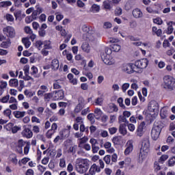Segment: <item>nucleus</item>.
I'll list each match as a JSON object with an SVG mask.
<instances>
[{"label":"nucleus","instance_id":"1a4fd4ad","mask_svg":"<svg viewBox=\"0 0 175 175\" xmlns=\"http://www.w3.org/2000/svg\"><path fill=\"white\" fill-rule=\"evenodd\" d=\"M53 100H59V99H64V90H57L53 92Z\"/></svg>","mask_w":175,"mask_h":175},{"label":"nucleus","instance_id":"0eeeda50","mask_svg":"<svg viewBox=\"0 0 175 175\" xmlns=\"http://www.w3.org/2000/svg\"><path fill=\"white\" fill-rule=\"evenodd\" d=\"M3 31L8 38H14L16 36V31L12 26L6 27Z\"/></svg>","mask_w":175,"mask_h":175},{"label":"nucleus","instance_id":"a211bd4d","mask_svg":"<svg viewBox=\"0 0 175 175\" xmlns=\"http://www.w3.org/2000/svg\"><path fill=\"white\" fill-rule=\"evenodd\" d=\"M119 132L121 135L125 136L126 135V124H121L119 126Z\"/></svg>","mask_w":175,"mask_h":175},{"label":"nucleus","instance_id":"393cba45","mask_svg":"<svg viewBox=\"0 0 175 175\" xmlns=\"http://www.w3.org/2000/svg\"><path fill=\"white\" fill-rule=\"evenodd\" d=\"M60 136L62 137V139H65V137H69V131L68 129L63 130L59 132Z\"/></svg>","mask_w":175,"mask_h":175},{"label":"nucleus","instance_id":"7ed1b4c3","mask_svg":"<svg viewBox=\"0 0 175 175\" xmlns=\"http://www.w3.org/2000/svg\"><path fill=\"white\" fill-rule=\"evenodd\" d=\"M134 68H136L135 72H139V69H146L148 66V59L144 58L139 60H137L135 64H133Z\"/></svg>","mask_w":175,"mask_h":175},{"label":"nucleus","instance_id":"bf43d9fd","mask_svg":"<svg viewBox=\"0 0 175 175\" xmlns=\"http://www.w3.org/2000/svg\"><path fill=\"white\" fill-rule=\"evenodd\" d=\"M153 22L154 23V24H158V25H162V23H163L162 21V19H161V18H156L153 20Z\"/></svg>","mask_w":175,"mask_h":175},{"label":"nucleus","instance_id":"5701e85b","mask_svg":"<svg viewBox=\"0 0 175 175\" xmlns=\"http://www.w3.org/2000/svg\"><path fill=\"white\" fill-rule=\"evenodd\" d=\"M147 154H148V152L143 151L141 150L139 155V161H142V162H143V161H144V159L147 158Z\"/></svg>","mask_w":175,"mask_h":175},{"label":"nucleus","instance_id":"4468645a","mask_svg":"<svg viewBox=\"0 0 175 175\" xmlns=\"http://www.w3.org/2000/svg\"><path fill=\"white\" fill-rule=\"evenodd\" d=\"M167 107H164L160 111V116L163 120H165V118H167V117L169 116V111H167Z\"/></svg>","mask_w":175,"mask_h":175},{"label":"nucleus","instance_id":"7c9ffc66","mask_svg":"<svg viewBox=\"0 0 175 175\" xmlns=\"http://www.w3.org/2000/svg\"><path fill=\"white\" fill-rule=\"evenodd\" d=\"M152 32H154L157 36H161L162 35V29L157 28V27H152Z\"/></svg>","mask_w":175,"mask_h":175},{"label":"nucleus","instance_id":"e2e57ef3","mask_svg":"<svg viewBox=\"0 0 175 175\" xmlns=\"http://www.w3.org/2000/svg\"><path fill=\"white\" fill-rule=\"evenodd\" d=\"M42 45H43V42H42L41 40H38L36 42V47H37L38 50H40V49H42Z\"/></svg>","mask_w":175,"mask_h":175},{"label":"nucleus","instance_id":"c9c22d12","mask_svg":"<svg viewBox=\"0 0 175 175\" xmlns=\"http://www.w3.org/2000/svg\"><path fill=\"white\" fill-rule=\"evenodd\" d=\"M95 105H97L98 106H102L103 104V98L102 97L97 98L94 101Z\"/></svg>","mask_w":175,"mask_h":175},{"label":"nucleus","instance_id":"37998d69","mask_svg":"<svg viewBox=\"0 0 175 175\" xmlns=\"http://www.w3.org/2000/svg\"><path fill=\"white\" fill-rule=\"evenodd\" d=\"M31 143L29 142L26 143V146L24 148V154L25 155H27L28 154V152H29V146H30Z\"/></svg>","mask_w":175,"mask_h":175},{"label":"nucleus","instance_id":"b1692460","mask_svg":"<svg viewBox=\"0 0 175 175\" xmlns=\"http://www.w3.org/2000/svg\"><path fill=\"white\" fill-rule=\"evenodd\" d=\"M22 43L25 44L26 49H29V46H31V41L28 38H24L22 39Z\"/></svg>","mask_w":175,"mask_h":175},{"label":"nucleus","instance_id":"8fccbe9b","mask_svg":"<svg viewBox=\"0 0 175 175\" xmlns=\"http://www.w3.org/2000/svg\"><path fill=\"white\" fill-rule=\"evenodd\" d=\"M83 105H81L80 104H78L75 109V113H80V111L83 110Z\"/></svg>","mask_w":175,"mask_h":175},{"label":"nucleus","instance_id":"9b49d317","mask_svg":"<svg viewBox=\"0 0 175 175\" xmlns=\"http://www.w3.org/2000/svg\"><path fill=\"white\" fill-rule=\"evenodd\" d=\"M107 113H114L118 111V107L114 103H110L107 107Z\"/></svg>","mask_w":175,"mask_h":175},{"label":"nucleus","instance_id":"052dcab7","mask_svg":"<svg viewBox=\"0 0 175 175\" xmlns=\"http://www.w3.org/2000/svg\"><path fill=\"white\" fill-rule=\"evenodd\" d=\"M92 152L94 154H96L99 151V146L98 145H94L92 146Z\"/></svg>","mask_w":175,"mask_h":175},{"label":"nucleus","instance_id":"0e129e2a","mask_svg":"<svg viewBox=\"0 0 175 175\" xmlns=\"http://www.w3.org/2000/svg\"><path fill=\"white\" fill-rule=\"evenodd\" d=\"M55 16H56L57 21H61V20H62V18H64V15H62L58 12L55 13Z\"/></svg>","mask_w":175,"mask_h":175},{"label":"nucleus","instance_id":"c85d7f7f","mask_svg":"<svg viewBox=\"0 0 175 175\" xmlns=\"http://www.w3.org/2000/svg\"><path fill=\"white\" fill-rule=\"evenodd\" d=\"M111 3H113V2H111L110 0H108L107 1H104L103 6L105 9H108L109 10H110V9H111Z\"/></svg>","mask_w":175,"mask_h":175},{"label":"nucleus","instance_id":"f3484780","mask_svg":"<svg viewBox=\"0 0 175 175\" xmlns=\"http://www.w3.org/2000/svg\"><path fill=\"white\" fill-rule=\"evenodd\" d=\"M30 75H31V76H33L36 78H39L40 77V75L39 74H38V68H36V66H33L31 68V71H30Z\"/></svg>","mask_w":175,"mask_h":175},{"label":"nucleus","instance_id":"6ab92c4d","mask_svg":"<svg viewBox=\"0 0 175 175\" xmlns=\"http://www.w3.org/2000/svg\"><path fill=\"white\" fill-rule=\"evenodd\" d=\"M42 12L43 10H42V8L37 7L36 10L33 11L31 16L34 20H36V17L38 16V14H40V13H42Z\"/></svg>","mask_w":175,"mask_h":175},{"label":"nucleus","instance_id":"603ef678","mask_svg":"<svg viewBox=\"0 0 175 175\" xmlns=\"http://www.w3.org/2000/svg\"><path fill=\"white\" fill-rule=\"evenodd\" d=\"M5 19L8 21H14V18L10 14H5Z\"/></svg>","mask_w":175,"mask_h":175},{"label":"nucleus","instance_id":"2f4dec72","mask_svg":"<svg viewBox=\"0 0 175 175\" xmlns=\"http://www.w3.org/2000/svg\"><path fill=\"white\" fill-rule=\"evenodd\" d=\"M111 49L113 51L118 53V51L121 50V46L118 45V44H113L111 45Z\"/></svg>","mask_w":175,"mask_h":175},{"label":"nucleus","instance_id":"a878e982","mask_svg":"<svg viewBox=\"0 0 175 175\" xmlns=\"http://www.w3.org/2000/svg\"><path fill=\"white\" fill-rule=\"evenodd\" d=\"M171 24H173V21H170L167 23V25H169L166 31V33H167V35L173 33V25H172Z\"/></svg>","mask_w":175,"mask_h":175},{"label":"nucleus","instance_id":"3c124183","mask_svg":"<svg viewBox=\"0 0 175 175\" xmlns=\"http://www.w3.org/2000/svg\"><path fill=\"white\" fill-rule=\"evenodd\" d=\"M145 127H146V122H142L138 126L137 130L144 132L143 131H144V129Z\"/></svg>","mask_w":175,"mask_h":175},{"label":"nucleus","instance_id":"20e7f679","mask_svg":"<svg viewBox=\"0 0 175 175\" xmlns=\"http://www.w3.org/2000/svg\"><path fill=\"white\" fill-rule=\"evenodd\" d=\"M161 131H162V127L159 126V125L154 126L151 131V136L153 140H157L158 137H159V135H161Z\"/></svg>","mask_w":175,"mask_h":175},{"label":"nucleus","instance_id":"39448f33","mask_svg":"<svg viewBox=\"0 0 175 175\" xmlns=\"http://www.w3.org/2000/svg\"><path fill=\"white\" fill-rule=\"evenodd\" d=\"M122 70L131 75V73H133V72H136V68L133 64H127L122 66Z\"/></svg>","mask_w":175,"mask_h":175},{"label":"nucleus","instance_id":"cd10ccee","mask_svg":"<svg viewBox=\"0 0 175 175\" xmlns=\"http://www.w3.org/2000/svg\"><path fill=\"white\" fill-rule=\"evenodd\" d=\"M9 84L10 87H18V80L12 79L10 81Z\"/></svg>","mask_w":175,"mask_h":175},{"label":"nucleus","instance_id":"c756f323","mask_svg":"<svg viewBox=\"0 0 175 175\" xmlns=\"http://www.w3.org/2000/svg\"><path fill=\"white\" fill-rule=\"evenodd\" d=\"M11 5L12 2L10 1L0 2V8H8V6H11Z\"/></svg>","mask_w":175,"mask_h":175},{"label":"nucleus","instance_id":"bb28decb","mask_svg":"<svg viewBox=\"0 0 175 175\" xmlns=\"http://www.w3.org/2000/svg\"><path fill=\"white\" fill-rule=\"evenodd\" d=\"M96 36V34H95V32L88 31V38L89 40H91L92 42L95 40Z\"/></svg>","mask_w":175,"mask_h":175},{"label":"nucleus","instance_id":"864d4df0","mask_svg":"<svg viewBox=\"0 0 175 175\" xmlns=\"http://www.w3.org/2000/svg\"><path fill=\"white\" fill-rule=\"evenodd\" d=\"M129 85H130L129 83H124L122 85V90L123 92H126V90H128L129 88Z\"/></svg>","mask_w":175,"mask_h":175},{"label":"nucleus","instance_id":"f704fd0d","mask_svg":"<svg viewBox=\"0 0 175 175\" xmlns=\"http://www.w3.org/2000/svg\"><path fill=\"white\" fill-rule=\"evenodd\" d=\"M133 150V144H130L124 150V154L125 155H128L130 152H131V151Z\"/></svg>","mask_w":175,"mask_h":175},{"label":"nucleus","instance_id":"aec40b11","mask_svg":"<svg viewBox=\"0 0 175 175\" xmlns=\"http://www.w3.org/2000/svg\"><path fill=\"white\" fill-rule=\"evenodd\" d=\"M102 114H103V112L102 111V110H100V109L96 108L94 109V116L96 120H99V118H100V117L102 116Z\"/></svg>","mask_w":175,"mask_h":175},{"label":"nucleus","instance_id":"c03bdc74","mask_svg":"<svg viewBox=\"0 0 175 175\" xmlns=\"http://www.w3.org/2000/svg\"><path fill=\"white\" fill-rule=\"evenodd\" d=\"M111 156L107 154L104 157V161L107 165L110 164Z\"/></svg>","mask_w":175,"mask_h":175},{"label":"nucleus","instance_id":"a19ab883","mask_svg":"<svg viewBox=\"0 0 175 175\" xmlns=\"http://www.w3.org/2000/svg\"><path fill=\"white\" fill-rule=\"evenodd\" d=\"M159 163L158 161H155L154 162V172L155 173H158V172H159V170H161V165H159Z\"/></svg>","mask_w":175,"mask_h":175},{"label":"nucleus","instance_id":"dca6fc26","mask_svg":"<svg viewBox=\"0 0 175 175\" xmlns=\"http://www.w3.org/2000/svg\"><path fill=\"white\" fill-rule=\"evenodd\" d=\"M148 148H150V142L148 141L142 142L141 150L145 152H148Z\"/></svg>","mask_w":175,"mask_h":175},{"label":"nucleus","instance_id":"49530a36","mask_svg":"<svg viewBox=\"0 0 175 175\" xmlns=\"http://www.w3.org/2000/svg\"><path fill=\"white\" fill-rule=\"evenodd\" d=\"M54 133H55V131L53 130H49L46 133V137L48 139H51V137L53 136V135H54Z\"/></svg>","mask_w":175,"mask_h":175},{"label":"nucleus","instance_id":"5fc2aeb1","mask_svg":"<svg viewBox=\"0 0 175 175\" xmlns=\"http://www.w3.org/2000/svg\"><path fill=\"white\" fill-rule=\"evenodd\" d=\"M35 20L32 16H29L25 18V23L27 24H29L30 23H32Z\"/></svg>","mask_w":175,"mask_h":175},{"label":"nucleus","instance_id":"79ce46f5","mask_svg":"<svg viewBox=\"0 0 175 175\" xmlns=\"http://www.w3.org/2000/svg\"><path fill=\"white\" fill-rule=\"evenodd\" d=\"M113 51V49H110V48H105V52H103L101 55H110V54H111Z\"/></svg>","mask_w":175,"mask_h":175},{"label":"nucleus","instance_id":"e433bc0d","mask_svg":"<svg viewBox=\"0 0 175 175\" xmlns=\"http://www.w3.org/2000/svg\"><path fill=\"white\" fill-rule=\"evenodd\" d=\"M30 160V158L25 157L18 161V165L19 166H21V163H23V165H25Z\"/></svg>","mask_w":175,"mask_h":175},{"label":"nucleus","instance_id":"6e6d98bb","mask_svg":"<svg viewBox=\"0 0 175 175\" xmlns=\"http://www.w3.org/2000/svg\"><path fill=\"white\" fill-rule=\"evenodd\" d=\"M115 14L116 16H121V14H122V9L120 7L116 8L115 10Z\"/></svg>","mask_w":175,"mask_h":175},{"label":"nucleus","instance_id":"338daca9","mask_svg":"<svg viewBox=\"0 0 175 175\" xmlns=\"http://www.w3.org/2000/svg\"><path fill=\"white\" fill-rule=\"evenodd\" d=\"M9 44H10V42L8 41V42H3L1 44V47H3V49H8Z\"/></svg>","mask_w":175,"mask_h":175},{"label":"nucleus","instance_id":"f257e3e1","mask_svg":"<svg viewBox=\"0 0 175 175\" xmlns=\"http://www.w3.org/2000/svg\"><path fill=\"white\" fill-rule=\"evenodd\" d=\"M163 82L161 87L168 91H174L175 90V79L170 75H165L163 77Z\"/></svg>","mask_w":175,"mask_h":175},{"label":"nucleus","instance_id":"9d476101","mask_svg":"<svg viewBox=\"0 0 175 175\" xmlns=\"http://www.w3.org/2000/svg\"><path fill=\"white\" fill-rule=\"evenodd\" d=\"M158 103L155 100H152L149 103L148 105V109L150 111H155V110H158Z\"/></svg>","mask_w":175,"mask_h":175},{"label":"nucleus","instance_id":"69168bd1","mask_svg":"<svg viewBox=\"0 0 175 175\" xmlns=\"http://www.w3.org/2000/svg\"><path fill=\"white\" fill-rule=\"evenodd\" d=\"M9 98H10V96L9 95H7L4 97L2 98V99H1V102H2V103H8V101L9 100Z\"/></svg>","mask_w":175,"mask_h":175},{"label":"nucleus","instance_id":"58836bf2","mask_svg":"<svg viewBox=\"0 0 175 175\" xmlns=\"http://www.w3.org/2000/svg\"><path fill=\"white\" fill-rule=\"evenodd\" d=\"M25 146V142H24L23 139L18 140V147H21V152H19L20 154H23V147Z\"/></svg>","mask_w":175,"mask_h":175},{"label":"nucleus","instance_id":"2eb2a0df","mask_svg":"<svg viewBox=\"0 0 175 175\" xmlns=\"http://www.w3.org/2000/svg\"><path fill=\"white\" fill-rule=\"evenodd\" d=\"M51 66L53 70H58V68H59V62L57 59H54L52 60Z\"/></svg>","mask_w":175,"mask_h":175},{"label":"nucleus","instance_id":"ea45409f","mask_svg":"<svg viewBox=\"0 0 175 175\" xmlns=\"http://www.w3.org/2000/svg\"><path fill=\"white\" fill-rule=\"evenodd\" d=\"M119 122H125V124H128L129 122L126 120V118L124 115H120L118 118Z\"/></svg>","mask_w":175,"mask_h":175},{"label":"nucleus","instance_id":"423d86ee","mask_svg":"<svg viewBox=\"0 0 175 175\" xmlns=\"http://www.w3.org/2000/svg\"><path fill=\"white\" fill-rule=\"evenodd\" d=\"M101 59L105 65H114L116 64V60L111 55H101Z\"/></svg>","mask_w":175,"mask_h":175},{"label":"nucleus","instance_id":"4d7b16f0","mask_svg":"<svg viewBox=\"0 0 175 175\" xmlns=\"http://www.w3.org/2000/svg\"><path fill=\"white\" fill-rule=\"evenodd\" d=\"M39 36L42 38H44L46 36V30L43 29H40L38 31Z\"/></svg>","mask_w":175,"mask_h":175},{"label":"nucleus","instance_id":"412c9836","mask_svg":"<svg viewBox=\"0 0 175 175\" xmlns=\"http://www.w3.org/2000/svg\"><path fill=\"white\" fill-rule=\"evenodd\" d=\"M13 114L16 118H23L25 116V111H15Z\"/></svg>","mask_w":175,"mask_h":175},{"label":"nucleus","instance_id":"473e14b6","mask_svg":"<svg viewBox=\"0 0 175 175\" xmlns=\"http://www.w3.org/2000/svg\"><path fill=\"white\" fill-rule=\"evenodd\" d=\"M167 158H169V156H167V154H163L159 159V161L157 162L162 165L163 164V162H165V161L167 159Z\"/></svg>","mask_w":175,"mask_h":175},{"label":"nucleus","instance_id":"4be33fe9","mask_svg":"<svg viewBox=\"0 0 175 175\" xmlns=\"http://www.w3.org/2000/svg\"><path fill=\"white\" fill-rule=\"evenodd\" d=\"M81 49L85 53H90V51H91V46H90L88 42L83 43L81 46Z\"/></svg>","mask_w":175,"mask_h":175},{"label":"nucleus","instance_id":"a18cd8bd","mask_svg":"<svg viewBox=\"0 0 175 175\" xmlns=\"http://www.w3.org/2000/svg\"><path fill=\"white\" fill-rule=\"evenodd\" d=\"M175 165V157H172L168 161V166H174Z\"/></svg>","mask_w":175,"mask_h":175},{"label":"nucleus","instance_id":"774afa93","mask_svg":"<svg viewBox=\"0 0 175 175\" xmlns=\"http://www.w3.org/2000/svg\"><path fill=\"white\" fill-rule=\"evenodd\" d=\"M109 132L110 135H114L117 132V128L116 127H111L109 129Z\"/></svg>","mask_w":175,"mask_h":175},{"label":"nucleus","instance_id":"680f3d73","mask_svg":"<svg viewBox=\"0 0 175 175\" xmlns=\"http://www.w3.org/2000/svg\"><path fill=\"white\" fill-rule=\"evenodd\" d=\"M88 119L90 120V121L92 124H94L95 122V120H94V114L93 113H89L88 115Z\"/></svg>","mask_w":175,"mask_h":175},{"label":"nucleus","instance_id":"13d9d810","mask_svg":"<svg viewBox=\"0 0 175 175\" xmlns=\"http://www.w3.org/2000/svg\"><path fill=\"white\" fill-rule=\"evenodd\" d=\"M118 103H119V106H120V107L125 109V105H124V99H122V98H119L118 99Z\"/></svg>","mask_w":175,"mask_h":175},{"label":"nucleus","instance_id":"f03ea898","mask_svg":"<svg viewBox=\"0 0 175 175\" xmlns=\"http://www.w3.org/2000/svg\"><path fill=\"white\" fill-rule=\"evenodd\" d=\"M90 164L88 160L85 159H78L76 161V170L81 174H84L88 170Z\"/></svg>","mask_w":175,"mask_h":175},{"label":"nucleus","instance_id":"de8ad7c7","mask_svg":"<svg viewBox=\"0 0 175 175\" xmlns=\"http://www.w3.org/2000/svg\"><path fill=\"white\" fill-rule=\"evenodd\" d=\"M75 122L76 124H78L79 125H81V124H84V122L83 121V118L80 116L76 118Z\"/></svg>","mask_w":175,"mask_h":175},{"label":"nucleus","instance_id":"f8f14e48","mask_svg":"<svg viewBox=\"0 0 175 175\" xmlns=\"http://www.w3.org/2000/svg\"><path fill=\"white\" fill-rule=\"evenodd\" d=\"M99 172H100V167L96 165V164H93L89 170V174L94 175L95 173H99Z\"/></svg>","mask_w":175,"mask_h":175},{"label":"nucleus","instance_id":"ddd939ff","mask_svg":"<svg viewBox=\"0 0 175 175\" xmlns=\"http://www.w3.org/2000/svg\"><path fill=\"white\" fill-rule=\"evenodd\" d=\"M132 14L135 18H142L143 17V12L139 8L134 9Z\"/></svg>","mask_w":175,"mask_h":175},{"label":"nucleus","instance_id":"6e6552de","mask_svg":"<svg viewBox=\"0 0 175 175\" xmlns=\"http://www.w3.org/2000/svg\"><path fill=\"white\" fill-rule=\"evenodd\" d=\"M22 136L27 137V139H31L33 136V133H32V131L29 128L25 127L22 131Z\"/></svg>","mask_w":175,"mask_h":175},{"label":"nucleus","instance_id":"4c0bfd02","mask_svg":"<svg viewBox=\"0 0 175 175\" xmlns=\"http://www.w3.org/2000/svg\"><path fill=\"white\" fill-rule=\"evenodd\" d=\"M92 10L94 13H98L100 10V7L96 4H93L92 6Z\"/></svg>","mask_w":175,"mask_h":175},{"label":"nucleus","instance_id":"72a5a7b5","mask_svg":"<svg viewBox=\"0 0 175 175\" xmlns=\"http://www.w3.org/2000/svg\"><path fill=\"white\" fill-rule=\"evenodd\" d=\"M53 98V93H46L44 95V100H46V102H49L50 99Z\"/></svg>","mask_w":175,"mask_h":175},{"label":"nucleus","instance_id":"09e8293b","mask_svg":"<svg viewBox=\"0 0 175 175\" xmlns=\"http://www.w3.org/2000/svg\"><path fill=\"white\" fill-rule=\"evenodd\" d=\"M76 150H77V146H70L68 149V152H72V154H75Z\"/></svg>","mask_w":175,"mask_h":175}]
</instances>
